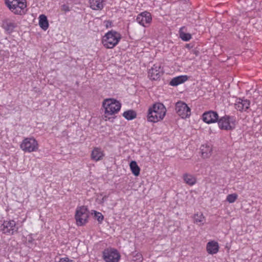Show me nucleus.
Segmentation results:
<instances>
[{
    "instance_id": "obj_9",
    "label": "nucleus",
    "mask_w": 262,
    "mask_h": 262,
    "mask_svg": "<svg viewBox=\"0 0 262 262\" xmlns=\"http://www.w3.org/2000/svg\"><path fill=\"white\" fill-rule=\"evenodd\" d=\"M1 230L4 234L12 235L17 231L18 228L14 220L5 221L1 226Z\"/></svg>"
},
{
    "instance_id": "obj_10",
    "label": "nucleus",
    "mask_w": 262,
    "mask_h": 262,
    "mask_svg": "<svg viewBox=\"0 0 262 262\" xmlns=\"http://www.w3.org/2000/svg\"><path fill=\"white\" fill-rule=\"evenodd\" d=\"M152 20L151 14L147 11H144L139 14L136 18L137 21L141 26L147 27Z\"/></svg>"
},
{
    "instance_id": "obj_14",
    "label": "nucleus",
    "mask_w": 262,
    "mask_h": 262,
    "mask_svg": "<svg viewBox=\"0 0 262 262\" xmlns=\"http://www.w3.org/2000/svg\"><path fill=\"white\" fill-rule=\"evenodd\" d=\"M75 218L76 224L78 226H82L85 225L88 222L89 213L85 212H75Z\"/></svg>"
},
{
    "instance_id": "obj_7",
    "label": "nucleus",
    "mask_w": 262,
    "mask_h": 262,
    "mask_svg": "<svg viewBox=\"0 0 262 262\" xmlns=\"http://www.w3.org/2000/svg\"><path fill=\"white\" fill-rule=\"evenodd\" d=\"M103 258L106 262H118L120 255L118 251L114 248H107L102 253Z\"/></svg>"
},
{
    "instance_id": "obj_25",
    "label": "nucleus",
    "mask_w": 262,
    "mask_h": 262,
    "mask_svg": "<svg viewBox=\"0 0 262 262\" xmlns=\"http://www.w3.org/2000/svg\"><path fill=\"white\" fill-rule=\"evenodd\" d=\"M130 170L135 176H138L140 174V168L135 161H132L129 164Z\"/></svg>"
},
{
    "instance_id": "obj_20",
    "label": "nucleus",
    "mask_w": 262,
    "mask_h": 262,
    "mask_svg": "<svg viewBox=\"0 0 262 262\" xmlns=\"http://www.w3.org/2000/svg\"><path fill=\"white\" fill-rule=\"evenodd\" d=\"M104 0H89L90 7L95 10H101L103 8Z\"/></svg>"
},
{
    "instance_id": "obj_22",
    "label": "nucleus",
    "mask_w": 262,
    "mask_h": 262,
    "mask_svg": "<svg viewBox=\"0 0 262 262\" xmlns=\"http://www.w3.org/2000/svg\"><path fill=\"white\" fill-rule=\"evenodd\" d=\"M183 179L184 182L190 186L194 185L196 182L195 177L193 175L188 173H185L183 175Z\"/></svg>"
},
{
    "instance_id": "obj_16",
    "label": "nucleus",
    "mask_w": 262,
    "mask_h": 262,
    "mask_svg": "<svg viewBox=\"0 0 262 262\" xmlns=\"http://www.w3.org/2000/svg\"><path fill=\"white\" fill-rule=\"evenodd\" d=\"M206 250L210 254H214L219 250V245L217 242L211 241L209 242L206 245Z\"/></svg>"
},
{
    "instance_id": "obj_6",
    "label": "nucleus",
    "mask_w": 262,
    "mask_h": 262,
    "mask_svg": "<svg viewBox=\"0 0 262 262\" xmlns=\"http://www.w3.org/2000/svg\"><path fill=\"white\" fill-rule=\"evenodd\" d=\"M235 119L234 117L225 115L218 118L217 123L219 128L222 130H230L235 128Z\"/></svg>"
},
{
    "instance_id": "obj_13",
    "label": "nucleus",
    "mask_w": 262,
    "mask_h": 262,
    "mask_svg": "<svg viewBox=\"0 0 262 262\" xmlns=\"http://www.w3.org/2000/svg\"><path fill=\"white\" fill-rule=\"evenodd\" d=\"M250 101L247 99L237 98L234 104L235 108L239 111H246L249 108Z\"/></svg>"
},
{
    "instance_id": "obj_32",
    "label": "nucleus",
    "mask_w": 262,
    "mask_h": 262,
    "mask_svg": "<svg viewBox=\"0 0 262 262\" xmlns=\"http://www.w3.org/2000/svg\"><path fill=\"white\" fill-rule=\"evenodd\" d=\"M192 52L195 54L196 56H197L199 54V51L196 50H192Z\"/></svg>"
},
{
    "instance_id": "obj_35",
    "label": "nucleus",
    "mask_w": 262,
    "mask_h": 262,
    "mask_svg": "<svg viewBox=\"0 0 262 262\" xmlns=\"http://www.w3.org/2000/svg\"><path fill=\"white\" fill-rule=\"evenodd\" d=\"M186 47H187V48H189V47H189V44H187V45H186Z\"/></svg>"
},
{
    "instance_id": "obj_26",
    "label": "nucleus",
    "mask_w": 262,
    "mask_h": 262,
    "mask_svg": "<svg viewBox=\"0 0 262 262\" xmlns=\"http://www.w3.org/2000/svg\"><path fill=\"white\" fill-rule=\"evenodd\" d=\"M123 116L128 120H131L136 118L137 113L133 110H128L123 114Z\"/></svg>"
},
{
    "instance_id": "obj_1",
    "label": "nucleus",
    "mask_w": 262,
    "mask_h": 262,
    "mask_svg": "<svg viewBox=\"0 0 262 262\" xmlns=\"http://www.w3.org/2000/svg\"><path fill=\"white\" fill-rule=\"evenodd\" d=\"M166 109L161 103H156L148 109L147 120L151 122H157L163 119Z\"/></svg>"
},
{
    "instance_id": "obj_33",
    "label": "nucleus",
    "mask_w": 262,
    "mask_h": 262,
    "mask_svg": "<svg viewBox=\"0 0 262 262\" xmlns=\"http://www.w3.org/2000/svg\"><path fill=\"white\" fill-rule=\"evenodd\" d=\"M59 262H66V257L60 258Z\"/></svg>"
},
{
    "instance_id": "obj_17",
    "label": "nucleus",
    "mask_w": 262,
    "mask_h": 262,
    "mask_svg": "<svg viewBox=\"0 0 262 262\" xmlns=\"http://www.w3.org/2000/svg\"><path fill=\"white\" fill-rule=\"evenodd\" d=\"M188 79V77L187 75H181L172 78L169 84L172 86H177L186 81Z\"/></svg>"
},
{
    "instance_id": "obj_18",
    "label": "nucleus",
    "mask_w": 262,
    "mask_h": 262,
    "mask_svg": "<svg viewBox=\"0 0 262 262\" xmlns=\"http://www.w3.org/2000/svg\"><path fill=\"white\" fill-rule=\"evenodd\" d=\"M202 156L204 159L209 158L211 155L212 153V147L208 145L204 144L202 145L200 148Z\"/></svg>"
},
{
    "instance_id": "obj_11",
    "label": "nucleus",
    "mask_w": 262,
    "mask_h": 262,
    "mask_svg": "<svg viewBox=\"0 0 262 262\" xmlns=\"http://www.w3.org/2000/svg\"><path fill=\"white\" fill-rule=\"evenodd\" d=\"M218 118V114L217 112L213 111L205 112L202 115L203 121L207 124L217 122Z\"/></svg>"
},
{
    "instance_id": "obj_36",
    "label": "nucleus",
    "mask_w": 262,
    "mask_h": 262,
    "mask_svg": "<svg viewBox=\"0 0 262 262\" xmlns=\"http://www.w3.org/2000/svg\"><path fill=\"white\" fill-rule=\"evenodd\" d=\"M66 11H69V9H68V7H67V9H66Z\"/></svg>"
},
{
    "instance_id": "obj_28",
    "label": "nucleus",
    "mask_w": 262,
    "mask_h": 262,
    "mask_svg": "<svg viewBox=\"0 0 262 262\" xmlns=\"http://www.w3.org/2000/svg\"><path fill=\"white\" fill-rule=\"evenodd\" d=\"M95 219L98 221L99 223H101L104 219V216L102 214L99 212L95 210L94 211Z\"/></svg>"
},
{
    "instance_id": "obj_23",
    "label": "nucleus",
    "mask_w": 262,
    "mask_h": 262,
    "mask_svg": "<svg viewBox=\"0 0 262 262\" xmlns=\"http://www.w3.org/2000/svg\"><path fill=\"white\" fill-rule=\"evenodd\" d=\"M185 30V27L183 26L181 27L179 30V35L182 40L188 41L191 38V35L190 33H185L184 32V30Z\"/></svg>"
},
{
    "instance_id": "obj_31",
    "label": "nucleus",
    "mask_w": 262,
    "mask_h": 262,
    "mask_svg": "<svg viewBox=\"0 0 262 262\" xmlns=\"http://www.w3.org/2000/svg\"><path fill=\"white\" fill-rule=\"evenodd\" d=\"M104 23H105V27L106 28L111 27L112 21H111L110 20H106L104 21Z\"/></svg>"
},
{
    "instance_id": "obj_30",
    "label": "nucleus",
    "mask_w": 262,
    "mask_h": 262,
    "mask_svg": "<svg viewBox=\"0 0 262 262\" xmlns=\"http://www.w3.org/2000/svg\"><path fill=\"white\" fill-rule=\"evenodd\" d=\"M76 212H85L89 213L88 209L86 206H82L77 208Z\"/></svg>"
},
{
    "instance_id": "obj_8",
    "label": "nucleus",
    "mask_w": 262,
    "mask_h": 262,
    "mask_svg": "<svg viewBox=\"0 0 262 262\" xmlns=\"http://www.w3.org/2000/svg\"><path fill=\"white\" fill-rule=\"evenodd\" d=\"M175 110L177 114L183 119L188 118L191 115L190 108L181 101L176 103Z\"/></svg>"
},
{
    "instance_id": "obj_4",
    "label": "nucleus",
    "mask_w": 262,
    "mask_h": 262,
    "mask_svg": "<svg viewBox=\"0 0 262 262\" xmlns=\"http://www.w3.org/2000/svg\"><path fill=\"white\" fill-rule=\"evenodd\" d=\"M102 105L105 109V114L108 115H112L118 113L121 106L119 101L113 98L105 99Z\"/></svg>"
},
{
    "instance_id": "obj_21",
    "label": "nucleus",
    "mask_w": 262,
    "mask_h": 262,
    "mask_svg": "<svg viewBox=\"0 0 262 262\" xmlns=\"http://www.w3.org/2000/svg\"><path fill=\"white\" fill-rule=\"evenodd\" d=\"M39 25L44 31L48 29L49 27V23L46 15L41 14L39 16Z\"/></svg>"
},
{
    "instance_id": "obj_19",
    "label": "nucleus",
    "mask_w": 262,
    "mask_h": 262,
    "mask_svg": "<svg viewBox=\"0 0 262 262\" xmlns=\"http://www.w3.org/2000/svg\"><path fill=\"white\" fill-rule=\"evenodd\" d=\"M16 27V23L7 20L4 21L2 25V27L8 34L12 33Z\"/></svg>"
},
{
    "instance_id": "obj_5",
    "label": "nucleus",
    "mask_w": 262,
    "mask_h": 262,
    "mask_svg": "<svg viewBox=\"0 0 262 262\" xmlns=\"http://www.w3.org/2000/svg\"><path fill=\"white\" fill-rule=\"evenodd\" d=\"M20 148L24 151L30 153L38 150V143L34 137H27L22 141Z\"/></svg>"
},
{
    "instance_id": "obj_2",
    "label": "nucleus",
    "mask_w": 262,
    "mask_h": 262,
    "mask_svg": "<svg viewBox=\"0 0 262 262\" xmlns=\"http://www.w3.org/2000/svg\"><path fill=\"white\" fill-rule=\"evenodd\" d=\"M9 10L15 15H22L27 12L26 0H5Z\"/></svg>"
},
{
    "instance_id": "obj_15",
    "label": "nucleus",
    "mask_w": 262,
    "mask_h": 262,
    "mask_svg": "<svg viewBox=\"0 0 262 262\" xmlns=\"http://www.w3.org/2000/svg\"><path fill=\"white\" fill-rule=\"evenodd\" d=\"M104 156V151L99 147H94L91 155L92 160L96 162L102 160Z\"/></svg>"
},
{
    "instance_id": "obj_12",
    "label": "nucleus",
    "mask_w": 262,
    "mask_h": 262,
    "mask_svg": "<svg viewBox=\"0 0 262 262\" xmlns=\"http://www.w3.org/2000/svg\"><path fill=\"white\" fill-rule=\"evenodd\" d=\"M148 77L150 79L157 80L159 79L163 74V71L160 66L154 64L148 71Z\"/></svg>"
},
{
    "instance_id": "obj_29",
    "label": "nucleus",
    "mask_w": 262,
    "mask_h": 262,
    "mask_svg": "<svg viewBox=\"0 0 262 262\" xmlns=\"http://www.w3.org/2000/svg\"><path fill=\"white\" fill-rule=\"evenodd\" d=\"M143 260V257L140 253H137L133 256V260L135 262H142Z\"/></svg>"
},
{
    "instance_id": "obj_34",
    "label": "nucleus",
    "mask_w": 262,
    "mask_h": 262,
    "mask_svg": "<svg viewBox=\"0 0 262 262\" xmlns=\"http://www.w3.org/2000/svg\"><path fill=\"white\" fill-rule=\"evenodd\" d=\"M62 9L63 10H66V6H65V5H63L62 6Z\"/></svg>"
},
{
    "instance_id": "obj_3",
    "label": "nucleus",
    "mask_w": 262,
    "mask_h": 262,
    "mask_svg": "<svg viewBox=\"0 0 262 262\" xmlns=\"http://www.w3.org/2000/svg\"><path fill=\"white\" fill-rule=\"evenodd\" d=\"M121 39V34L118 32L112 30L102 37L101 42L106 49H113L117 46Z\"/></svg>"
},
{
    "instance_id": "obj_24",
    "label": "nucleus",
    "mask_w": 262,
    "mask_h": 262,
    "mask_svg": "<svg viewBox=\"0 0 262 262\" xmlns=\"http://www.w3.org/2000/svg\"><path fill=\"white\" fill-rule=\"evenodd\" d=\"M205 221V217L203 213H197L194 215V223L199 225H202Z\"/></svg>"
},
{
    "instance_id": "obj_27",
    "label": "nucleus",
    "mask_w": 262,
    "mask_h": 262,
    "mask_svg": "<svg viewBox=\"0 0 262 262\" xmlns=\"http://www.w3.org/2000/svg\"><path fill=\"white\" fill-rule=\"evenodd\" d=\"M237 194L236 193H232L228 194L227 196L226 200L230 203H234L237 199Z\"/></svg>"
}]
</instances>
